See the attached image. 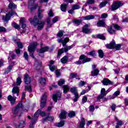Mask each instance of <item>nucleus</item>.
<instances>
[{"instance_id": "obj_42", "label": "nucleus", "mask_w": 128, "mask_h": 128, "mask_svg": "<svg viewBox=\"0 0 128 128\" xmlns=\"http://www.w3.org/2000/svg\"><path fill=\"white\" fill-rule=\"evenodd\" d=\"M68 116H69L70 118L76 116V112L74 111H70L68 114Z\"/></svg>"}, {"instance_id": "obj_1", "label": "nucleus", "mask_w": 128, "mask_h": 128, "mask_svg": "<svg viewBox=\"0 0 128 128\" xmlns=\"http://www.w3.org/2000/svg\"><path fill=\"white\" fill-rule=\"evenodd\" d=\"M29 21L30 24H34V26H38L37 28L38 30H40L44 28V22L40 21L36 16H35L34 19L32 20V18H29Z\"/></svg>"}, {"instance_id": "obj_20", "label": "nucleus", "mask_w": 128, "mask_h": 128, "mask_svg": "<svg viewBox=\"0 0 128 128\" xmlns=\"http://www.w3.org/2000/svg\"><path fill=\"white\" fill-rule=\"evenodd\" d=\"M112 28H114L112 25L108 27L107 30L110 34H116V30H114Z\"/></svg>"}, {"instance_id": "obj_5", "label": "nucleus", "mask_w": 128, "mask_h": 128, "mask_svg": "<svg viewBox=\"0 0 128 128\" xmlns=\"http://www.w3.org/2000/svg\"><path fill=\"white\" fill-rule=\"evenodd\" d=\"M106 46L107 48H109V50H113L114 48H116V50H120V48L122 47V44H116V42L112 40L110 44H106Z\"/></svg>"}, {"instance_id": "obj_60", "label": "nucleus", "mask_w": 128, "mask_h": 128, "mask_svg": "<svg viewBox=\"0 0 128 128\" xmlns=\"http://www.w3.org/2000/svg\"><path fill=\"white\" fill-rule=\"evenodd\" d=\"M89 110L91 112H94V105H90L89 107Z\"/></svg>"}, {"instance_id": "obj_19", "label": "nucleus", "mask_w": 128, "mask_h": 128, "mask_svg": "<svg viewBox=\"0 0 128 128\" xmlns=\"http://www.w3.org/2000/svg\"><path fill=\"white\" fill-rule=\"evenodd\" d=\"M96 15H88L86 16L82 17L84 20H94Z\"/></svg>"}, {"instance_id": "obj_6", "label": "nucleus", "mask_w": 128, "mask_h": 128, "mask_svg": "<svg viewBox=\"0 0 128 128\" xmlns=\"http://www.w3.org/2000/svg\"><path fill=\"white\" fill-rule=\"evenodd\" d=\"M36 46H38V43H36V42H32L30 44V46H28V52H30V56H32V58H34V53L36 50Z\"/></svg>"}, {"instance_id": "obj_24", "label": "nucleus", "mask_w": 128, "mask_h": 128, "mask_svg": "<svg viewBox=\"0 0 128 128\" xmlns=\"http://www.w3.org/2000/svg\"><path fill=\"white\" fill-rule=\"evenodd\" d=\"M44 10H42V9H40V7L38 8V18H39V20H42V18L43 16H44V14H42V12H44Z\"/></svg>"}, {"instance_id": "obj_63", "label": "nucleus", "mask_w": 128, "mask_h": 128, "mask_svg": "<svg viewBox=\"0 0 128 128\" xmlns=\"http://www.w3.org/2000/svg\"><path fill=\"white\" fill-rule=\"evenodd\" d=\"M116 104H112L111 106V110H112V112H116Z\"/></svg>"}, {"instance_id": "obj_13", "label": "nucleus", "mask_w": 128, "mask_h": 128, "mask_svg": "<svg viewBox=\"0 0 128 128\" xmlns=\"http://www.w3.org/2000/svg\"><path fill=\"white\" fill-rule=\"evenodd\" d=\"M46 95L44 94L41 98L40 106L42 108L46 106Z\"/></svg>"}, {"instance_id": "obj_25", "label": "nucleus", "mask_w": 128, "mask_h": 128, "mask_svg": "<svg viewBox=\"0 0 128 128\" xmlns=\"http://www.w3.org/2000/svg\"><path fill=\"white\" fill-rule=\"evenodd\" d=\"M13 66L12 65H10L8 66L7 68L5 70L4 74H8L9 72H10L12 71V70Z\"/></svg>"}, {"instance_id": "obj_44", "label": "nucleus", "mask_w": 128, "mask_h": 128, "mask_svg": "<svg viewBox=\"0 0 128 128\" xmlns=\"http://www.w3.org/2000/svg\"><path fill=\"white\" fill-rule=\"evenodd\" d=\"M22 78H20V77H18L16 78V86H20V84H22Z\"/></svg>"}, {"instance_id": "obj_9", "label": "nucleus", "mask_w": 128, "mask_h": 128, "mask_svg": "<svg viewBox=\"0 0 128 128\" xmlns=\"http://www.w3.org/2000/svg\"><path fill=\"white\" fill-rule=\"evenodd\" d=\"M20 108H22V102L18 103V104L15 108L12 109V114H14L15 115L18 114Z\"/></svg>"}, {"instance_id": "obj_2", "label": "nucleus", "mask_w": 128, "mask_h": 128, "mask_svg": "<svg viewBox=\"0 0 128 128\" xmlns=\"http://www.w3.org/2000/svg\"><path fill=\"white\" fill-rule=\"evenodd\" d=\"M66 40L68 41L64 40V42L62 43V46L66 47H64V48H62L60 50H59L58 53V56H62V54H64V52H68V50H72V48L74 46V44H72L70 46H66V43L70 41V39L66 38Z\"/></svg>"}, {"instance_id": "obj_53", "label": "nucleus", "mask_w": 128, "mask_h": 128, "mask_svg": "<svg viewBox=\"0 0 128 128\" xmlns=\"http://www.w3.org/2000/svg\"><path fill=\"white\" fill-rule=\"evenodd\" d=\"M64 36V31L60 30L58 32L57 34V36L58 38H62Z\"/></svg>"}, {"instance_id": "obj_47", "label": "nucleus", "mask_w": 128, "mask_h": 128, "mask_svg": "<svg viewBox=\"0 0 128 128\" xmlns=\"http://www.w3.org/2000/svg\"><path fill=\"white\" fill-rule=\"evenodd\" d=\"M78 76V74L76 73H71L70 76V78H76Z\"/></svg>"}, {"instance_id": "obj_51", "label": "nucleus", "mask_w": 128, "mask_h": 128, "mask_svg": "<svg viewBox=\"0 0 128 128\" xmlns=\"http://www.w3.org/2000/svg\"><path fill=\"white\" fill-rule=\"evenodd\" d=\"M48 16H50V18H52L54 16V12H52V10L50 9L48 12Z\"/></svg>"}, {"instance_id": "obj_35", "label": "nucleus", "mask_w": 128, "mask_h": 128, "mask_svg": "<svg viewBox=\"0 0 128 128\" xmlns=\"http://www.w3.org/2000/svg\"><path fill=\"white\" fill-rule=\"evenodd\" d=\"M56 126L58 128H62V126H64V120H62L60 122L56 123Z\"/></svg>"}, {"instance_id": "obj_64", "label": "nucleus", "mask_w": 128, "mask_h": 128, "mask_svg": "<svg viewBox=\"0 0 128 128\" xmlns=\"http://www.w3.org/2000/svg\"><path fill=\"white\" fill-rule=\"evenodd\" d=\"M50 70H51V72H54V70H56V66H50V65H48Z\"/></svg>"}, {"instance_id": "obj_15", "label": "nucleus", "mask_w": 128, "mask_h": 128, "mask_svg": "<svg viewBox=\"0 0 128 128\" xmlns=\"http://www.w3.org/2000/svg\"><path fill=\"white\" fill-rule=\"evenodd\" d=\"M24 82L26 84H29L32 82V78L27 74H25L24 78Z\"/></svg>"}, {"instance_id": "obj_46", "label": "nucleus", "mask_w": 128, "mask_h": 128, "mask_svg": "<svg viewBox=\"0 0 128 128\" xmlns=\"http://www.w3.org/2000/svg\"><path fill=\"white\" fill-rule=\"evenodd\" d=\"M39 82L41 84H46V80L44 78H40Z\"/></svg>"}, {"instance_id": "obj_37", "label": "nucleus", "mask_w": 128, "mask_h": 128, "mask_svg": "<svg viewBox=\"0 0 128 128\" xmlns=\"http://www.w3.org/2000/svg\"><path fill=\"white\" fill-rule=\"evenodd\" d=\"M47 120H48L49 122H52L54 120V118L52 116H48L45 119H43L42 120V122H46Z\"/></svg>"}, {"instance_id": "obj_54", "label": "nucleus", "mask_w": 128, "mask_h": 128, "mask_svg": "<svg viewBox=\"0 0 128 128\" xmlns=\"http://www.w3.org/2000/svg\"><path fill=\"white\" fill-rule=\"evenodd\" d=\"M86 84V83L84 81L81 80L78 84L79 88H82V86H85Z\"/></svg>"}, {"instance_id": "obj_52", "label": "nucleus", "mask_w": 128, "mask_h": 128, "mask_svg": "<svg viewBox=\"0 0 128 128\" xmlns=\"http://www.w3.org/2000/svg\"><path fill=\"white\" fill-rule=\"evenodd\" d=\"M106 4H108V2L106 1L102 2H101L99 6L100 8H104V6H106Z\"/></svg>"}, {"instance_id": "obj_49", "label": "nucleus", "mask_w": 128, "mask_h": 128, "mask_svg": "<svg viewBox=\"0 0 128 128\" xmlns=\"http://www.w3.org/2000/svg\"><path fill=\"white\" fill-rule=\"evenodd\" d=\"M25 90H28V92H32V86L30 85L25 86Z\"/></svg>"}, {"instance_id": "obj_58", "label": "nucleus", "mask_w": 128, "mask_h": 128, "mask_svg": "<svg viewBox=\"0 0 128 128\" xmlns=\"http://www.w3.org/2000/svg\"><path fill=\"white\" fill-rule=\"evenodd\" d=\"M94 4V0H88L86 5L88 6V4Z\"/></svg>"}, {"instance_id": "obj_12", "label": "nucleus", "mask_w": 128, "mask_h": 128, "mask_svg": "<svg viewBox=\"0 0 128 128\" xmlns=\"http://www.w3.org/2000/svg\"><path fill=\"white\" fill-rule=\"evenodd\" d=\"M101 82L103 86H112L114 84L113 82L108 78H104Z\"/></svg>"}, {"instance_id": "obj_40", "label": "nucleus", "mask_w": 128, "mask_h": 128, "mask_svg": "<svg viewBox=\"0 0 128 128\" xmlns=\"http://www.w3.org/2000/svg\"><path fill=\"white\" fill-rule=\"evenodd\" d=\"M72 8L73 10H80V5L78 4H73Z\"/></svg>"}, {"instance_id": "obj_28", "label": "nucleus", "mask_w": 128, "mask_h": 128, "mask_svg": "<svg viewBox=\"0 0 128 128\" xmlns=\"http://www.w3.org/2000/svg\"><path fill=\"white\" fill-rule=\"evenodd\" d=\"M96 26L98 27L104 26H106V24L104 23V22L100 20L97 22Z\"/></svg>"}, {"instance_id": "obj_48", "label": "nucleus", "mask_w": 128, "mask_h": 128, "mask_svg": "<svg viewBox=\"0 0 128 128\" xmlns=\"http://www.w3.org/2000/svg\"><path fill=\"white\" fill-rule=\"evenodd\" d=\"M87 56H96V51L93 50L87 53Z\"/></svg>"}, {"instance_id": "obj_62", "label": "nucleus", "mask_w": 128, "mask_h": 128, "mask_svg": "<svg viewBox=\"0 0 128 128\" xmlns=\"http://www.w3.org/2000/svg\"><path fill=\"white\" fill-rule=\"evenodd\" d=\"M64 84V80H61L58 82V86H62Z\"/></svg>"}, {"instance_id": "obj_26", "label": "nucleus", "mask_w": 128, "mask_h": 128, "mask_svg": "<svg viewBox=\"0 0 128 128\" xmlns=\"http://www.w3.org/2000/svg\"><path fill=\"white\" fill-rule=\"evenodd\" d=\"M50 20H52V19L48 17L46 18V22H47V28H46V30H48V28H52V24H50Z\"/></svg>"}, {"instance_id": "obj_23", "label": "nucleus", "mask_w": 128, "mask_h": 128, "mask_svg": "<svg viewBox=\"0 0 128 128\" xmlns=\"http://www.w3.org/2000/svg\"><path fill=\"white\" fill-rule=\"evenodd\" d=\"M98 74H100V70L98 69L94 70L91 72V76H98Z\"/></svg>"}, {"instance_id": "obj_14", "label": "nucleus", "mask_w": 128, "mask_h": 128, "mask_svg": "<svg viewBox=\"0 0 128 128\" xmlns=\"http://www.w3.org/2000/svg\"><path fill=\"white\" fill-rule=\"evenodd\" d=\"M62 96V93L60 92L52 95V99L55 102H58V100L60 99Z\"/></svg>"}, {"instance_id": "obj_16", "label": "nucleus", "mask_w": 128, "mask_h": 128, "mask_svg": "<svg viewBox=\"0 0 128 128\" xmlns=\"http://www.w3.org/2000/svg\"><path fill=\"white\" fill-rule=\"evenodd\" d=\"M66 114H68V112L64 110H62L59 114V118L60 120H66Z\"/></svg>"}, {"instance_id": "obj_11", "label": "nucleus", "mask_w": 128, "mask_h": 128, "mask_svg": "<svg viewBox=\"0 0 128 128\" xmlns=\"http://www.w3.org/2000/svg\"><path fill=\"white\" fill-rule=\"evenodd\" d=\"M120 94V89H118L112 95H110L108 96V98L109 100H114L116 98H118V96Z\"/></svg>"}, {"instance_id": "obj_61", "label": "nucleus", "mask_w": 128, "mask_h": 128, "mask_svg": "<svg viewBox=\"0 0 128 128\" xmlns=\"http://www.w3.org/2000/svg\"><path fill=\"white\" fill-rule=\"evenodd\" d=\"M26 20L24 18H21L20 20V24H26Z\"/></svg>"}, {"instance_id": "obj_34", "label": "nucleus", "mask_w": 128, "mask_h": 128, "mask_svg": "<svg viewBox=\"0 0 128 128\" xmlns=\"http://www.w3.org/2000/svg\"><path fill=\"white\" fill-rule=\"evenodd\" d=\"M16 5L14 3H10L8 8L10 10H14V8H16Z\"/></svg>"}, {"instance_id": "obj_17", "label": "nucleus", "mask_w": 128, "mask_h": 128, "mask_svg": "<svg viewBox=\"0 0 128 128\" xmlns=\"http://www.w3.org/2000/svg\"><path fill=\"white\" fill-rule=\"evenodd\" d=\"M82 32L84 34H90V29L88 28V24H86L84 26L82 29Z\"/></svg>"}, {"instance_id": "obj_21", "label": "nucleus", "mask_w": 128, "mask_h": 128, "mask_svg": "<svg viewBox=\"0 0 128 128\" xmlns=\"http://www.w3.org/2000/svg\"><path fill=\"white\" fill-rule=\"evenodd\" d=\"M8 100H9V102H10V104H14L16 102V97H13L12 96V95H9L8 97Z\"/></svg>"}, {"instance_id": "obj_39", "label": "nucleus", "mask_w": 128, "mask_h": 128, "mask_svg": "<svg viewBox=\"0 0 128 128\" xmlns=\"http://www.w3.org/2000/svg\"><path fill=\"white\" fill-rule=\"evenodd\" d=\"M124 124V122L122 120L117 121L116 124L115 126L116 128H120V126H122Z\"/></svg>"}, {"instance_id": "obj_31", "label": "nucleus", "mask_w": 128, "mask_h": 128, "mask_svg": "<svg viewBox=\"0 0 128 128\" xmlns=\"http://www.w3.org/2000/svg\"><path fill=\"white\" fill-rule=\"evenodd\" d=\"M70 92L74 94H78V89L76 87H74L70 88Z\"/></svg>"}, {"instance_id": "obj_10", "label": "nucleus", "mask_w": 128, "mask_h": 128, "mask_svg": "<svg viewBox=\"0 0 128 128\" xmlns=\"http://www.w3.org/2000/svg\"><path fill=\"white\" fill-rule=\"evenodd\" d=\"M106 94H108V91L106 90V88H102L100 90V94L97 97V100H100L104 98V97L106 96Z\"/></svg>"}, {"instance_id": "obj_7", "label": "nucleus", "mask_w": 128, "mask_h": 128, "mask_svg": "<svg viewBox=\"0 0 128 128\" xmlns=\"http://www.w3.org/2000/svg\"><path fill=\"white\" fill-rule=\"evenodd\" d=\"M124 4L122 2V1H116L114 2L111 7V10H116L118 8H120V6H122Z\"/></svg>"}, {"instance_id": "obj_43", "label": "nucleus", "mask_w": 128, "mask_h": 128, "mask_svg": "<svg viewBox=\"0 0 128 128\" xmlns=\"http://www.w3.org/2000/svg\"><path fill=\"white\" fill-rule=\"evenodd\" d=\"M70 88L68 86L66 85L63 86V90L64 94H66L68 92V90H69Z\"/></svg>"}, {"instance_id": "obj_41", "label": "nucleus", "mask_w": 128, "mask_h": 128, "mask_svg": "<svg viewBox=\"0 0 128 128\" xmlns=\"http://www.w3.org/2000/svg\"><path fill=\"white\" fill-rule=\"evenodd\" d=\"M24 122L22 121L19 125H16V128H24Z\"/></svg>"}, {"instance_id": "obj_33", "label": "nucleus", "mask_w": 128, "mask_h": 128, "mask_svg": "<svg viewBox=\"0 0 128 128\" xmlns=\"http://www.w3.org/2000/svg\"><path fill=\"white\" fill-rule=\"evenodd\" d=\"M82 22V20L74 19L73 20L74 24H77L78 26H80Z\"/></svg>"}, {"instance_id": "obj_29", "label": "nucleus", "mask_w": 128, "mask_h": 128, "mask_svg": "<svg viewBox=\"0 0 128 128\" xmlns=\"http://www.w3.org/2000/svg\"><path fill=\"white\" fill-rule=\"evenodd\" d=\"M8 58H11L12 60H14L16 58V55L14 54V52L10 51Z\"/></svg>"}, {"instance_id": "obj_38", "label": "nucleus", "mask_w": 128, "mask_h": 128, "mask_svg": "<svg viewBox=\"0 0 128 128\" xmlns=\"http://www.w3.org/2000/svg\"><path fill=\"white\" fill-rule=\"evenodd\" d=\"M85 124H86V120H84V118H82L81 120V122H80V128H84Z\"/></svg>"}, {"instance_id": "obj_32", "label": "nucleus", "mask_w": 128, "mask_h": 128, "mask_svg": "<svg viewBox=\"0 0 128 128\" xmlns=\"http://www.w3.org/2000/svg\"><path fill=\"white\" fill-rule=\"evenodd\" d=\"M112 26H113V28H114V30H122V27L118 26V24H112Z\"/></svg>"}, {"instance_id": "obj_55", "label": "nucleus", "mask_w": 128, "mask_h": 128, "mask_svg": "<svg viewBox=\"0 0 128 128\" xmlns=\"http://www.w3.org/2000/svg\"><path fill=\"white\" fill-rule=\"evenodd\" d=\"M55 74L57 78H60V70H56L55 72Z\"/></svg>"}, {"instance_id": "obj_8", "label": "nucleus", "mask_w": 128, "mask_h": 128, "mask_svg": "<svg viewBox=\"0 0 128 128\" xmlns=\"http://www.w3.org/2000/svg\"><path fill=\"white\" fill-rule=\"evenodd\" d=\"M14 14L15 12L12 10L9 12L5 16H2V20L4 22H8L10 19V16H12Z\"/></svg>"}, {"instance_id": "obj_59", "label": "nucleus", "mask_w": 128, "mask_h": 128, "mask_svg": "<svg viewBox=\"0 0 128 128\" xmlns=\"http://www.w3.org/2000/svg\"><path fill=\"white\" fill-rule=\"evenodd\" d=\"M6 29L4 26H0V32H6Z\"/></svg>"}, {"instance_id": "obj_18", "label": "nucleus", "mask_w": 128, "mask_h": 128, "mask_svg": "<svg viewBox=\"0 0 128 128\" xmlns=\"http://www.w3.org/2000/svg\"><path fill=\"white\" fill-rule=\"evenodd\" d=\"M48 50H50V48L48 46H46L41 48L38 52V54H44V52H48Z\"/></svg>"}, {"instance_id": "obj_57", "label": "nucleus", "mask_w": 128, "mask_h": 128, "mask_svg": "<svg viewBox=\"0 0 128 128\" xmlns=\"http://www.w3.org/2000/svg\"><path fill=\"white\" fill-rule=\"evenodd\" d=\"M88 102V97L86 96H84L82 98V104H86Z\"/></svg>"}, {"instance_id": "obj_27", "label": "nucleus", "mask_w": 128, "mask_h": 128, "mask_svg": "<svg viewBox=\"0 0 128 128\" xmlns=\"http://www.w3.org/2000/svg\"><path fill=\"white\" fill-rule=\"evenodd\" d=\"M68 56H64L62 58L60 59V62L62 64H64L68 62Z\"/></svg>"}, {"instance_id": "obj_30", "label": "nucleus", "mask_w": 128, "mask_h": 128, "mask_svg": "<svg viewBox=\"0 0 128 128\" xmlns=\"http://www.w3.org/2000/svg\"><path fill=\"white\" fill-rule=\"evenodd\" d=\"M68 8V5L66 4H62L60 6V10L62 12H66V8Z\"/></svg>"}, {"instance_id": "obj_4", "label": "nucleus", "mask_w": 128, "mask_h": 128, "mask_svg": "<svg viewBox=\"0 0 128 128\" xmlns=\"http://www.w3.org/2000/svg\"><path fill=\"white\" fill-rule=\"evenodd\" d=\"M92 60L91 58H88L84 54H82L79 57V60L75 62L76 64H84L86 62H90Z\"/></svg>"}, {"instance_id": "obj_22", "label": "nucleus", "mask_w": 128, "mask_h": 128, "mask_svg": "<svg viewBox=\"0 0 128 128\" xmlns=\"http://www.w3.org/2000/svg\"><path fill=\"white\" fill-rule=\"evenodd\" d=\"M12 94H16L17 96H18V94H20V88L18 87L14 86L12 90Z\"/></svg>"}, {"instance_id": "obj_50", "label": "nucleus", "mask_w": 128, "mask_h": 128, "mask_svg": "<svg viewBox=\"0 0 128 128\" xmlns=\"http://www.w3.org/2000/svg\"><path fill=\"white\" fill-rule=\"evenodd\" d=\"M97 38H100V40H106V37L103 34H98L96 35Z\"/></svg>"}, {"instance_id": "obj_45", "label": "nucleus", "mask_w": 128, "mask_h": 128, "mask_svg": "<svg viewBox=\"0 0 128 128\" xmlns=\"http://www.w3.org/2000/svg\"><path fill=\"white\" fill-rule=\"evenodd\" d=\"M12 26H13V28L16 30H20V25L16 22L12 23Z\"/></svg>"}, {"instance_id": "obj_3", "label": "nucleus", "mask_w": 128, "mask_h": 128, "mask_svg": "<svg viewBox=\"0 0 128 128\" xmlns=\"http://www.w3.org/2000/svg\"><path fill=\"white\" fill-rule=\"evenodd\" d=\"M40 114L41 116H46V112H42V110L40 109L37 110L34 114V116L32 117V124H30L29 128H34V124L36 122V120H38V118L40 116Z\"/></svg>"}, {"instance_id": "obj_36", "label": "nucleus", "mask_w": 128, "mask_h": 128, "mask_svg": "<svg viewBox=\"0 0 128 128\" xmlns=\"http://www.w3.org/2000/svg\"><path fill=\"white\" fill-rule=\"evenodd\" d=\"M98 54L99 56V58H102L104 56V51H102V50H98Z\"/></svg>"}, {"instance_id": "obj_56", "label": "nucleus", "mask_w": 128, "mask_h": 128, "mask_svg": "<svg viewBox=\"0 0 128 128\" xmlns=\"http://www.w3.org/2000/svg\"><path fill=\"white\" fill-rule=\"evenodd\" d=\"M75 96L74 98V102H78V98H80V95L78 94H74Z\"/></svg>"}]
</instances>
